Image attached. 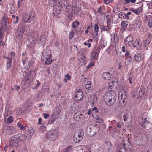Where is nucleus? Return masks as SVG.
Returning a JSON list of instances; mask_svg holds the SVG:
<instances>
[{
  "label": "nucleus",
  "instance_id": "obj_1",
  "mask_svg": "<svg viewBox=\"0 0 152 152\" xmlns=\"http://www.w3.org/2000/svg\"><path fill=\"white\" fill-rule=\"evenodd\" d=\"M51 51L48 49L44 50L42 54L41 59L47 64H50L52 61Z\"/></svg>",
  "mask_w": 152,
  "mask_h": 152
},
{
  "label": "nucleus",
  "instance_id": "obj_2",
  "mask_svg": "<svg viewBox=\"0 0 152 152\" xmlns=\"http://www.w3.org/2000/svg\"><path fill=\"white\" fill-rule=\"evenodd\" d=\"M84 136V132L82 130H79L77 131L75 133L73 140L76 143L79 142L81 140Z\"/></svg>",
  "mask_w": 152,
  "mask_h": 152
},
{
  "label": "nucleus",
  "instance_id": "obj_3",
  "mask_svg": "<svg viewBox=\"0 0 152 152\" xmlns=\"http://www.w3.org/2000/svg\"><path fill=\"white\" fill-rule=\"evenodd\" d=\"M35 18L34 14L29 12L25 15L22 20L25 23H30Z\"/></svg>",
  "mask_w": 152,
  "mask_h": 152
},
{
  "label": "nucleus",
  "instance_id": "obj_4",
  "mask_svg": "<svg viewBox=\"0 0 152 152\" xmlns=\"http://www.w3.org/2000/svg\"><path fill=\"white\" fill-rule=\"evenodd\" d=\"M118 98L121 105L124 106L125 105L127 101V98L125 92L122 93L120 92L118 95Z\"/></svg>",
  "mask_w": 152,
  "mask_h": 152
},
{
  "label": "nucleus",
  "instance_id": "obj_5",
  "mask_svg": "<svg viewBox=\"0 0 152 152\" xmlns=\"http://www.w3.org/2000/svg\"><path fill=\"white\" fill-rule=\"evenodd\" d=\"M99 52V50L98 47H96L93 50L91 56V60H95L97 59L98 55Z\"/></svg>",
  "mask_w": 152,
  "mask_h": 152
},
{
  "label": "nucleus",
  "instance_id": "obj_6",
  "mask_svg": "<svg viewBox=\"0 0 152 152\" xmlns=\"http://www.w3.org/2000/svg\"><path fill=\"white\" fill-rule=\"evenodd\" d=\"M118 82V80L117 78H115L113 80L110 81L109 83L108 89L109 91L111 92L112 94H115L114 92L112 90L113 88L114 87V85H115V84H116Z\"/></svg>",
  "mask_w": 152,
  "mask_h": 152
},
{
  "label": "nucleus",
  "instance_id": "obj_7",
  "mask_svg": "<svg viewBox=\"0 0 152 152\" xmlns=\"http://www.w3.org/2000/svg\"><path fill=\"white\" fill-rule=\"evenodd\" d=\"M99 131L98 127L96 126H91L89 127V132L90 136L94 135Z\"/></svg>",
  "mask_w": 152,
  "mask_h": 152
},
{
  "label": "nucleus",
  "instance_id": "obj_8",
  "mask_svg": "<svg viewBox=\"0 0 152 152\" xmlns=\"http://www.w3.org/2000/svg\"><path fill=\"white\" fill-rule=\"evenodd\" d=\"M138 121L140 124L141 126H143L147 122V117L144 114H141L140 115L138 118Z\"/></svg>",
  "mask_w": 152,
  "mask_h": 152
},
{
  "label": "nucleus",
  "instance_id": "obj_9",
  "mask_svg": "<svg viewBox=\"0 0 152 152\" xmlns=\"http://www.w3.org/2000/svg\"><path fill=\"white\" fill-rule=\"evenodd\" d=\"M83 97V94L81 89H77L75 92V99L77 101L81 100Z\"/></svg>",
  "mask_w": 152,
  "mask_h": 152
},
{
  "label": "nucleus",
  "instance_id": "obj_10",
  "mask_svg": "<svg viewBox=\"0 0 152 152\" xmlns=\"http://www.w3.org/2000/svg\"><path fill=\"white\" fill-rule=\"evenodd\" d=\"M56 132L54 130H51L46 134V138L51 140H55L56 139Z\"/></svg>",
  "mask_w": 152,
  "mask_h": 152
},
{
  "label": "nucleus",
  "instance_id": "obj_11",
  "mask_svg": "<svg viewBox=\"0 0 152 152\" xmlns=\"http://www.w3.org/2000/svg\"><path fill=\"white\" fill-rule=\"evenodd\" d=\"M31 72L30 71L28 72L24 77L23 81L26 84H28L29 82L32 80V79L31 76Z\"/></svg>",
  "mask_w": 152,
  "mask_h": 152
},
{
  "label": "nucleus",
  "instance_id": "obj_12",
  "mask_svg": "<svg viewBox=\"0 0 152 152\" xmlns=\"http://www.w3.org/2000/svg\"><path fill=\"white\" fill-rule=\"evenodd\" d=\"M113 95H111V97L109 99L108 102L106 103L107 105L109 106H111L114 104L116 101V96L115 94H112Z\"/></svg>",
  "mask_w": 152,
  "mask_h": 152
},
{
  "label": "nucleus",
  "instance_id": "obj_13",
  "mask_svg": "<svg viewBox=\"0 0 152 152\" xmlns=\"http://www.w3.org/2000/svg\"><path fill=\"white\" fill-rule=\"evenodd\" d=\"M85 115L81 114L75 113L74 115V118L76 121H80L84 120Z\"/></svg>",
  "mask_w": 152,
  "mask_h": 152
},
{
  "label": "nucleus",
  "instance_id": "obj_14",
  "mask_svg": "<svg viewBox=\"0 0 152 152\" xmlns=\"http://www.w3.org/2000/svg\"><path fill=\"white\" fill-rule=\"evenodd\" d=\"M27 132V133H26L27 137L28 139H30L33 135L34 133V131L32 127H30L28 128Z\"/></svg>",
  "mask_w": 152,
  "mask_h": 152
},
{
  "label": "nucleus",
  "instance_id": "obj_15",
  "mask_svg": "<svg viewBox=\"0 0 152 152\" xmlns=\"http://www.w3.org/2000/svg\"><path fill=\"white\" fill-rule=\"evenodd\" d=\"M5 33V30L3 28L2 24L0 23V39H3Z\"/></svg>",
  "mask_w": 152,
  "mask_h": 152
},
{
  "label": "nucleus",
  "instance_id": "obj_16",
  "mask_svg": "<svg viewBox=\"0 0 152 152\" xmlns=\"http://www.w3.org/2000/svg\"><path fill=\"white\" fill-rule=\"evenodd\" d=\"M112 94L110 91H108L106 92L103 96V100L106 103L111 97V94Z\"/></svg>",
  "mask_w": 152,
  "mask_h": 152
},
{
  "label": "nucleus",
  "instance_id": "obj_17",
  "mask_svg": "<svg viewBox=\"0 0 152 152\" xmlns=\"http://www.w3.org/2000/svg\"><path fill=\"white\" fill-rule=\"evenodd\" d=\"M7 15L6 14H5L3 15L2 19L1 20V22H0V23H2L3 26V27L7 25Z\"/></svg>",
  "mask_w": 152,
  "mask_h": 152
},
{
  "label": "nucleus",
  "instance_id": "obj_18",
  "mask_svg": "<svg viewBox=\"0 0 152 152\" xmlns=\"http://www.w3.org/2000/svg\"><path fill=\"white\" fill-rule=\"evenodd\" d=\"M7 129L8 131L7 133L8 135L13 134L15 132V129L13 126H8L7 127Z\"/></svg>",
  "mask_w": 152,
  "mask_h": 152
},
{
  "label": "nucleus",
  "instance_id": "obj_19",
  "mask_svg": "<svg viewBox=\"0 0 152 152\" xmlns=\"http://www.w3.org/2000/svg\"><path fill=\"white\" fill-rule=\"evenodd\" d=\"M78 58L80 62L83 63V64L86 63V56L85 55H79L78 56Z\"/></svg>",
  "mask_w": 152,
  "mask_h": 152
},
{
  "label": "nucleus",
  "instance_id": "obj_20",
  "mask_svg": "<svg viewBox=\"0 0 152 152\" xmlns=\"http://www.w3.org/2000/svg\"><path fill=\"white\" fill-rule=\"evenodd\" d=\"M19 137V139H20V142H22L26 140H28L27 138L26 133L24 134H20L18 135Z\"/></svg>",
  "mask_w": 152,
  "mask_h": 152
},
{
  "label": "nucleus",
  "instance_id": "obj_21",
  "mask_svg": "<svg viewBox=\"0 0 152 152\" xmlns=\"http://www.w3.org/2000/svg\"><path fill=\"white\" fill-rule=\"evenodd\" d=\"M142 7H140L137 9L132 8L131 10L136 14L139 15L142 12Z\"/></svg>",
  "mask_w": 152,
  "mask_h": 152
},
{
  "label": "nucleus",
  "instance_id": "obj_22",
  "mask_svg": "<svg viewBox=\"0 0 152 152\" xmlns=\"http://www.w3.org/2000/svg\"><path fill=\"white\" fill-rule=\"evenodd\" d=\"M103 77L106 80H109L111 77V75L109 72H104L103 74Z\"/></svg>",
  "mask_w": 152,
  "mask_h": 152
},
{
  "label": "nucleus",
  "instance_id": "obj_23",
  "mask_svg": "<svg viewBox=\"0 0 152 152\" xmlns=\"http://www.w3.org/2000/svg\"><path fill=\"white\" fill-rule=\"evenodd\" d=\"M142 55L138 53H136L134 56V59L137 61H140L142 59Z\"/></svg>",
  "mask_w": 152,
  "mask_h": 152
},
{
  "label": "nucleus",
  "instance_id": "obj_24",
  "mask_svg": "<svg viewBox=\"0 0 152 152\" xmlns=\"http://www.w3.org/2000/svg\"><path fill=\"white\" fill-rule=\"evenodd\" d=\"M141 42L140 40H137L132 44L133 46L135 48L137 47H140L141 46Z\"/></svg>",
  "mask_w": 152,
  "mask_h": 152
},
{
  "label": "nucleus",
  "instance_id": "obj_25",
  "mask_svg": "<svg viewBox=\"0 0 152 152\" xmlns=\"http://www.w3.org/2000/svg\"><path fill=\"white\" fill-rule=\"evenodd\" d=\"M19 138V137L18 135H15L11 137V140L14 142H20Z\"/></svg>",
  "mask_w": 152,
  "mask_h": 152
},
{
  "label": "nucleus",
  "instance_id": "obj_26",
  "mask_svg": "<svg viewBox=\"0 0 152 152\" xmlns=\"http://www.w3.org/2000/svg\"><path fill=\"white\" fill-rule=\"evenodd\" d=\"M86 88L88 90H91L92 88V86L91 85V82L90 81H88L85 85Z\"/></svg>",
  "mask_w": 152,
  "mask_h": 152
},
{
  "label": "nucleus",
  "instance_id": "obj_27",
  "mask_svg": "<svg viewBox=\"0 0 152 152\" xmlns=\"http://www.w3.org/2000/svg\"><path fill=\"white\" fill-rule=\"evenodd\" d=\"M73 148L72 146H69L64 149L62 152H73Z\"/></svg>",
  "mask_w": 152,
  "mask_h": 152
},
{
  "label": "nucleus",
  "instance_id": "obj_28",
  "mask_svg": "<svg viewBox=\"0 0 152 152\" xmlns=\"http://www.w3.org/2000/svg\"><path fill=\"white\" fill-rule=\"evenodd\" d=\"M13 121V118L12 116H10L7 119L4 118V122L6 123H10Z\"/></svg>",
  "mask_w": 152,
  "mask_h": 152
},
{
  "label": "nucleus",
  "instance_id": "obj_29",
  "mask_svg": "<svg viewBox=\"0 0 152 152\" xmlns=\"http://www.w3.org/2000/svg\"><path fill=\"white\" fill-rule=\"evenodd\" d=\"M78 110V107L76 103H74L73 106L70 109V111L72 113H74Z\"/></svg>",
  "mask_w": 152,
  "mask_h": 152
},
{
  "label": "nucleus",
  "instance_id": "obj_30",
  "mask_svg": "<svg viewBox=\"0 0 152 152\" xmlns=\"http://www.w3.org/2000/svg\"><path fill=\"white\" fill-rule=\"evenodd\" d=\"M8 61L7 62V69H10L11 66L12 65V59L10 58L9 57L7 58Z\"/></svg>",
  "mask_w": 152,
  "mask_h": 152
},
{
  "label": "nucleus",
  "instance_id": "obj_31",
  "mask_svg": "<svg viewBox=\"0 0 152 152\" xmlns=\"http://www.w3.org/2000/svg\"><path fill=\"white\" fill-rule=\"evenodd\" d=\"M25 31V27L23 26H20L18 29V32L23 34Z\"/></svg>",
  "mask_w": 152,
  "mask_h": 152
},
{
  "label": "nucleus",
  "instance_id": "obj_32",
  "mask_svg": "<svg viewBox=\"0 0 152 152\" xmlns=\"http://www.w3.org/2000/svg\"><path fill=\"white\" fill-rule=\"evenodd\" d=\"M95 120L96 122L101 123L103 122L104 120L102 118H100L99 115H97L95 117Z\"/></svg>",
  "mask_w": 152,
  "mask_h": 152
},
{
  "label": "nucleus",
  "instance_id": "obj_33",
  "mask_svg": "<svg viewBox=\"0 0 152 152\" xmlns=\"http://www.w3.org/2000/svg\"><path fill=\"white\" fill-rule=\"evenodd\" d=\"M79 24V23L77 20L75 21L72 23V26L74 28H75L77 27V26H78Z\"/></svg>",
  "mask_w": 152,
  "mask_h": 152
},
{
  "label": "nucleus",
  "instance_id": "obj_34",
  "mask_svg": "<svg viewBox=\"0 0 152 152\" xmlns=\"http://www.w3.org/2000/svg\"><path fill=\"white\" fill-rule=\"evenodd\" d=\"M129 22L127 21H124L121 22V25L124 28H126Z\"/></svg>",
  "mask_w": 152,
  "mask_h": 152
},
{
  "label": "nucleus",
  "instance_id": "obj_35",
  "mask_svg": "<svg viewBox=\"0 0 152 152\" xmlns=\"http://www.w3.org/2000/svg\"><path fill=\"white\" fill-rule=\"evenodd\" d=\"M17 126L18 127L20 128L21 130H24L25 129V127L24 126L22 125L20 122L17 123Z\"/></svg>",
  "mask_w": 152,
  "mask_h": 152
},
{
  "label": "nucleus",
  "instance_id": "obj_36",
  "mask_svg": "<svg viewBox=\"0 0 152 152\" xmlns=\"http://www.w3.org/2000/svg\"><path fill=\"white\" fill-rule=\"evenodd\" d=\"M23 34L17 32V35L16 36V39L17 40L21 39L23 37Z\"/></svg>",
  "mask_w": 152,
  "mask_h": 152
},
{
  "label": "nucleus",
  "instance_id": "obj_37",
  "mask_svg": "<svg viewBox=\"0 0 152 152\" xmlns=\"http://www.w3.org/2000/svg\"><path fill=\"white\" fill-rule=\"evenodd\" d=\"M135 24L137 28H139L141 26L142 23L140 20H138L136 21Z\"/></svg>",
  "mask_w": 152,
  "mask_h": 152
},
{
  "label": "nucleus",
  "instance_id": "obj_38",
  "mask_svg": "<svg viewBox=\"0 0 152 152\" xmlns=\"http://www.w3.org/2000/svg\"><path fill=\"white\" fill-rule=\"evenodd\" d=\"M94 31L96 33V35H97L99 31V26L97 24H95L94 25Z\"/></svg>",
  "mask_w": 152,
  "mask_h": 152
},
{
  "label": "nucleus",
  "instance_id": "obj_39",
  "mask_svg": "<svg viewBox=\"0 0 152 152\" xmlns=\"http://www.w3.org/2000/svg\"><path fill=\"white\" fill-rule=\"evenodd\" d=\"M129 115L126 113H125L124 114V115L123 116V119L125 121H127V119L129 117Z\"/></svg>",
  "mask_w": 152,
  "mask_h": 152
},
{
  "label": "nucleus",
  "instance_id": "obj_40",
  "mask_svg": "<svg viewBox=\"0 0 152 152\" xmlns=\"http://www.w3.org/2000/svg\"><path fill=\"white\" fill-rule=\"evenodd\" d=\"M118 16L119 18H124L126 16V14L124 12H121L118 14Z\"/></svg>",
  "mask_w": 152,
  "mask_h": 152
},
{
  "label": "nucleus",
  "instance_id": "obj_41",
  "mask_svg": "<svg viewBox=\"0 0 152 152\" xmlns=\"http://www.w3.org/2000/svg\"><path fill=\"white\" fill-rule=\"evenodd\" d=\"M26 44L28 46L31 47L33 46V43L31 41L29 40H28L26 41Z\"/></svg>",
  "mask_w": 152,
  "mask_h": 152
},
{
  "label": "nucleus",
  "instance_id": "obj_42",
  "mask_svg": "<svg viewBox=\"0 0 152 152\" xmlns=\"http://www.w3.org/2000/svg\"><path fill=\"white\" fill-rule=\"evenodd\" d=\"M74 35V33L72 30H71L69 34V36L70 39H72Z\"/></svg>",
  "mask_w": 152,
  "mask_h": 152
},
{
  "label": "nucleus",
  "instance_id": "obj_43",
  "mask_svg": "<svg viewBox=\"0 0 152 152\" xmlns=\"http://www.w3.org/2000/svg\"><path fill=\"white\" fill-rule=\"evenodd\" d=\"M65 77L64 81L65 82H67V80H69L71 78L70 76L68 74L65 75Z\"/></svg>",
  "mask_w": 152,
  "mask_h": 152
},
{
  "label": "nucleus",
  "instance_id": "obj_44",
  "mask_svg": "<svg viewBox=\"0 0 152 152\" xmlns=\"http://www.w3.org/2000/svg\"><path fill=\"white\" fill-rule=\"evenodd\" d=\"M133 39L132 37L131 36H128L126 39L125 42H127L128 41H132Z\"/></svg>",
  "mask_w": 152,
  "mask_h": 152
},
{
  "label": "nucleus",
  "instance_id": "obj_45",
  "mask_svg": "<svg viewBox=\"0 0 152 152\" xmlns=\"http://www.w3.org/2000/svg\"><path fill=\"white\" fill-rule=\"evenodd\" d=\"M94 64V62H91L88 65L87 67V69H89L91 66H93Z\"/></svg>",
  "mask_w": 152,
  "mask_h": 152
},
{
  "label": "nucleus",
  "instance_id": "obj_46",
  "mask_svg": "<svg viewBox=\"0 0 152 152\" xmlns=\"http://www.w3.org/2000/svg\"><path fill=\"white\" fill-rule=\"evenodd\" d=\"M15 53L14 52H11L10 53V54L9 55V56L11 57V58H10V57L9 58H11L12 60V59L15 56Z\"/></svg>",
  "mask_w": 152,
  "mask_h": 152
},
{
  "label": "nucleus",
  "instance_id": "obj_47",
  "mask_svg": "<svg viewBox=\"0 0 152 152\" xmlns=\"http://www.w3.org/2000/svg\"><path fill=\"white\" fill-rule=\"evenodd\" d=\"M46 129V128L44 126H42L40 127L39 129L41 131H45Z\"/></svg>",
  "mask_w": 152,
  "mask_h": 152
},
{
  "label": "nucleus",
  "instance_id": "obj_48",
  "mask_svg": "<svg viewBox=\"0 0 152 152\" xmlns=\"http://www.w3.org/2000/svg\"><path fill=\"white\" fill-rule=\"evenodd\" d=\"M128 58L129 59L125 61V63L127 64H129L132 62L131 61V58Z\"/></svg>",
  "mask_w": 152,
  "mask_h": 152
},
{
  "label": "nucleus",
  "instance_id": "obj_49",
  "mask_svg": "<svg viewBox=\"0 0 152 152\" xmlns=\"http://www.w3.org/2000/svg\"><path fill=\"white\" fill-rule=\"evenodd\" d=\"M118 152H126V150L124 148H122L120 149Z\"/></svg>",
  "mask_w": 152,
  "mask_h": 152
},
{
  "label": "nucleus",
  "instance_id": "obj_50",
  "mask_svg": "<svg viewBox=\"0 0 152 152\" xmlns=\"http://www.w3.org/2000/svg\"><path fill=\"white\" fill-rule=\"evenodd\" d=\"M125 56L128 58H131L130 56V53L128 51H126L125 54Z\"/></svg>",
  "mask_w": 152,
  "mask_h": 152
},
{
  "label": "nucleus",
  "instance_id": "obj_51",
  "mask_svg": "<svg viewBox=\"0 0 152 152\" xmlns=\"http://www.w3.org/2000/svg\"><path fill=\"white\" fill-rule=\"evenodd\" d=\"M101 10L102 8L101 7H99L98 9V12L100 15H102V14H103L101 11Z\"/></svg>",
  "mask_w": 152,
  "mask_h": 152
},
{
  "label": "nucleus",
  "instance_id": "obj_52",
  "mask_svg": "<svg viewBox=\"0 0 152 152\" xmlns=\"http://www.w3.org/2000/svg\"><path fill=\"white\" fill-rule=\"evenodd\" d=\"M106 31H109L111 29L110 27L109 26L108 23L107 26H105Z\"/></svg>",
  "mask_w": 152,
  "mask_h": 152
},
{
  "label": "nucleus",
  "instance_id": "obj_53",
  "mask_svg": "<svg viewBox=\"0 0 152 152\" xmlns=\"http://www.w3.org/2000/svg\"><path fill=\"white\" fill-rule=\"evenodd\" d=\"M84 44L85 46L88 45V48H89L90 47L91 45V44L90 43H89L88 42L87 43L86 42H84Z\"/></svg>",
  "mask_w": 152,
  "mask_h": 152
},
{
  "label": "nucleus",
  "instance_id": "obj_54",
  "mask_svg": "<svg viewBox=\"0 0 152 152\" xmlns=\"http://www.w3.org/2000/svg\"><path fill=\"white\" fill-rule=\"evenodd\" d=\"M108 147H107V149L109 151H110V150H111L112 148V146L111 145V144L110 143H109L108 145Z\"/></svg>",
  "mask_w": 152,
  "mask_h": 152
},
{
  "label": "nucleus",
  "instance_id": "obj_55",
  "mask_svg": "<svg viewBox=\"0 0 152 152\" xmlns=\"http://www.w3.org/2000/svg\"><path fill=\"white\" fill-rule=\"evenodd\" d=\"M19 19V17L18 16L16 17L15 19V21H14V23H16L18 22V20Z\"/></svg>",
  "mask_w": 152,
  "mask_h": 152
},
{
  "label": "nucleus",
  "instance_id": "obj_56",
  "mask_svg": "<svg viewBox=\"0 0 152 152\" xmlns=\"http://www.w3.org/2000/svg\"><path fill=\"white\" fill-rule=\"evenodd\" d=\"M133 41H128L127 42H126V43L127 44H128L129 46H130L132 44Z\"/></svg>",
  "mask_w": 152,
  "mask_h": 152
},
{
  "label": "nucleus",
  "instance_id": "obj_57",
  "mask_svg": "<svg viewBox=\"0 0 152 152\" xmlns=\"http://www.w3.org/2000/svg\"><path fill=\"white\" fill-rule=\"evenodd\" d=\"M43 115L44 118L45 119H47L49 116V115L48 114L44 113Z\"/></svg>",
  "mask_w": 152,
  "mask_h": 152
},
{
  "label": "nucleus",
  "instance_id": "obj_58",
  "mask_svg": "<svg viewBox=\"0 0 152 152\" xmlns=\"http://www.w3.org/2000/svg\"><path fill=\"white\" fill-rule=\"evenodd\" d=\"M104 3L106 4H109L111 1V0H103Z\"/></svg>",
  "mask_w": 152,
  "mask_h": 152
},
{
  "label": "nucleus",
  "instance_id": "obj_59",
  "mask_svg": "<svg viewBox=\"0 0 152 152\" xmlns=\"http://www.w3.org/2000/svg\"><path fill=\"white\" fill-rule=\"evenodd\" d=\"M3 39H0V47L1 46H4V42L2 41Z\"/></svg>",
  "mask_w": 152,
  "mask_h": 152
},
{
  "label": "nucleus",
  "instance_id": "obj_60",
  "mask_svg": "<svg viewBox=\"0 0 152 152\" xmlns=\"http://www.w3.org/2000/svg\"><path fill=\"white\" fill-rule=\"evenodd\" d=\"M26 53H23V54H22L23 58L27 59V58H26Z\"/></svg>",
  "mask_w": 152,
  "mask_h": 152
},
{
  "label": "nucleus",
  "instance_id": "obj_61",
  "mask_svg": "<svg viewBox=\"0 0 152 152\" xmlns=\"http://www.w3.org/2000/svg\"><path fill=\"white\" fill-rule=\"evenodd\" d=\"M116 127L119 128H120L121 127V125L119 123H117L116 124Z\"/></svg>",
  "mask_w": 152,
  "mask_h": 152
},
{
  "label": "nucleus",
  "instance_id": "obj_62",
  "mask_svg": "<svg viewBox=\"0 0 152 152\" xmlns=\"http://www.w3.org/2000/svg\"><path fill=\"white\" fill-rule=\"evenodd\" d=\"M57 10L56 9V6H53V13L55 12H56L57 11Z\"/></svg>",
  "mask_w": 152,
  "mask_h": 152
},
{
  "label": "nucleus",
  "instance_id": "obj_63",
  "mask_svg": "<svg viewBox=\"0 0 152 152\" xmlns=\"http://www.w3.org/2000/svg\"><path fill=\"white\" fill-rule=\"evenodd\" d=\"M14 87L15 88H16L15 89V90H19L20 88V87L19 86H17V85L15 86H14Z\"/></svg>",
  "mask_w": 152,
  "mask_h": 152
},
{
  "label": "nucleus",
  "instance_id": "obj_64",
  "mask_svg": "<svg viewBox=\"0 0 152 152\" xmlns=\"http://www.w3.org/2000/svg\"><path fill=\"white\" fill-rule=\"evenodd\" d=\"M148 25L149 27L151 28L152 27V22H148Z\"/></svg>",
  "mask_w": 152,
  "mask_h": 152
}]
</instances>
